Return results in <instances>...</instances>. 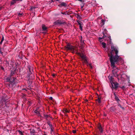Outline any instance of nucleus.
I'll list each match as a JSON object with an SVG mask.
<instances>
[{
	"label": "nucleus",
	"mask_w": 135,
	"mask_h": 135,
	"mask_svg": "<svg viewBox=\"0 0 135 135\" xmlns=\"http://www.w3.org/2000/svg\"><path fill=\"white\" fill-rule=\"evenodd\" d=\"M111 48L112 50L108 54V55L110 57L109 59L112 67L115 68L116 67L115 65L119 64L122 59L121 57L118 56V51L116 48L113 46H112Z\"/></svg>",
	"instance_id": "obj_1"
},
{
	"label": "nucleus",
	"mask_w": 135,
	"mask_h": 135,
	"mask_svg": "<svg viewBox=\"0 0 135 135\" xmlns=\"http://www.w3.org/2000/svg\"><path fill=\"white\" fill-rule=\"evenodd\" d=\"M65 47L67 50H70L73 53H75L76 54L78 52V48L75 46H73L69 44H67Z\"/></svg>",
	"instance_id": "obj_2"
},
{
	"label": "nucleus",
	"mask_w": 135,
	"mask_h": 135,
	"mask_svg": "<svg viewBox=\"0 0 135 135\" xmlns=\"http://www.w3.org/2000/svg\"><path fill=\"white\" fill-rule=\"evenodd\" d=\"M65 47L67 50H70L73 53H75L76 54L78 52V48L75 46H73L69 44H67Z\"/></svg>",
	"instance_id": "obj_3"
},
{
	"label": "nucleus",
	"mask_w": 135,
	"mask_h": 135,
	"mask_svg": "<svg viewBox=\"0 0 135 135\" xmlns=\"http://www.w3.org/2000/svg\"><path fill=\"white\" fill-rule=\"evenodd\" d=\"M76 54L80 57L81 59V60L84 63L86 64L87 63L86 58L85 55L83 53H80L79 52H78Z\"/></svg>",
	"instance_id": "obj_4"
},
{
	"label": "nucleus",
	"mask_w": 135,
	"mask_h": 135,
	"mask_svg": "<svg viewBox=\"0 0 135 135\" xmlns=\"http://www.w3.org/2000/svg\"><path fill=\"white\" fill-rule=\"evenodd\" d=\"M106 39L107 40L108 45H109L111 44V39L110 36L106 37Z\"/></svg>",
	"instance_id": "obj_5"
},
{
	"label": "nucleus",
	"mask_w": 135,
	"mask_h": 135,
	"mask_svg": "<svg viewBox=\"0 0 135 135\" xmlns=\"http://www.w3.org/2000/svg\"><path fill=\"white\" fill-rule=\"evenodd\" d=\"M42 28L43 31L45 32V33H46L47 31V27L44 25H42Z\"/></svg>",
	"instance_id": "obj_6"
},
{
	"label": "nucleus",
	"mask_w": 135,
	"mask_h": 135,
	"mask_svg": "<svg viewBox=\"0 0 135 135\" xmlns=\"http://www.w3.org/2000/svg\"><path fill=\"white\" fill-rule=\"evenodd\" d=\"M15 79L14 78H13V80L12 81H11L10 80L11 78L9 77H8L6 79V80L7 81L9 82L10 83H12L14 82Z\"/></svg>",
	"instance_id": "obj_7"
},
{
	"label": "nucleus",
	"mask_w": 135,
	"mask_h": 135,
	"mask_svg": "<svg viewBox=\"0 0 135 135\" xmlns=\"http://www.w3.org/2000/svg\"><path fill=\"white\" fill-rule=\"evenodd\" d=\"M59 6H66V4L65 3L62 2L61 4H60Z\"/></svg>",
	"instance_id": "obj_8"
},
{
	"label": "nucleus",
	"mask_w": 135,
	"mask_h": 135,
	"mask_svg": "<svg viewBox=\"0 0 135 135\" xmlns=\"http://www.w3.org/2000/svg\"><path fill=\"white\" fill-rule=\"evenodd\" d=\"M113 83V84L114 85V86L113 88H117L118 87V84L117 83Z\"/></svg>",
	"instance_id": "obj_9"
},
{
	"label": "nucleus",
	"mask_w": 135,
	"mask_h": 135,
	"mask_svg": "<svg viewBox=\"0 0 135 135\" xmlns=\"http://www.w3.org/2000/svg\"><path fill=\"white\" fill-rule=\"evenodd\" d=\"M98 128L99 129L100 131L101 132H103V130L102 129V127L101 125H99L98 127Z\"/></svg>",
	"instance_id": "obj_10"
},
{
	"label": "nucleus",
	"mask_w": 135,
	"mask_h": 135,
	"mask_svg": "<svg viewBox=\"0 0 135 135\" xmlns=\"http://www.w3.org/2000/svg\"><path fill=\"white\" fill-rule=\"evenodd\" d=\"M16 0H12L11 2V5H12L16 3Z\"/></svg>",
	"instance_id": "obj_11"
},
{
	"label": "nucleus",
	"mask_w": 135,
	"mask_h": 135,
	"mask_svg": "<svg viewBox=\"0 0 135 135\" xmlns=\"http://www.w3.org/2000/svg\"><path fill=\"white\" fill-rule=\"evenodd\" d=\"M34 112L35 113H36L38 115H39V114H40V113L39 112V111L38 109H37L35 110L34 111Z\"/></svg>",
	"instance_id": "obj_12"
},
{
	"label": "nucleus",
	"mask_w": 135,
	"mask_h": 135,
	"mask_svg": "<svg viewBox=\"0 0 135 135\" xmlns=\"http://www.w3.org/2000/svg\"><path fill=\"white\" fill-rule=\"evenodd\" d=\"M102 47L104 48H105L106 47V44L104 42H103L102 43Z\"/></svg>",
	"instance_id": "obj_13"
},
{
	"label": "nucleus",
	"mask_w": 135,
	"mask_h": 135,
	"mask_svg": "<svg viewBox=\"0 0 135 135\" xmlns=\"http://www.w3.org/2000/svg\"><path fill=\"white\" fill-rule=\"evenodd\" d=\"M103 34L104 35V33H107L108 32L107 29L105 28L103 29Z\"/></svg>",
	"instance_id": "obj_14"
},
{
	"label": "nucleus",
	"mask_w": 135,
	"mask_h": 135,
	"mask_svg": "<svg viewBox=\"0 0 135 135\" xmlns=\"http://www.w3.org/2000/svg\"><path fill=\"white\" fill-rule=\"evenodd\" d=\"M101 23L102 26L105 23V20H102L101 21Z\"/></svg>",
	"instance_id": "obj_15"
},
{
	"label": "nucleus",
	"mask_w": 135,
	"mask_h": 135,
	"mask_svg": "<svg viewBox=\"0 0 135 135\" xmlns=\"http://www.w3.org/2000/svg\"><path fill=\"white\" fill-rule=\"evenodd\" d=\"M99 103H101L100 98L98 97V99L96 100Z\"/></svg>",
	"instance_id": "obj_16"
},
{
	"label": "nucleus",
	"mask_w": 135,
	"mask_h": 135,
	"mask_svg": "<svg viewBox=\"0 0 135 135\" xmlns=\"http://www.w3.org/2000/svg\"><path fill=\"white\" fill-rule=\"evenodd\" d=\"M49 125L50 128H51L52 127V125L51 124V122H48L47 123Z\"/></svg>",
	"instance_id": "obj_17"
},
{
	"label": "nucleus",
	"mask_w": 135,
	"mask_h": 135,
	"mask_svg": "<svg viewBox=\"0 0 135 135\" xmlns=\"http://www.w3.org/2000/svg\"><path fill=\"white\" fill-rule=\"evenodd\" d=\"M63 112H64L68 113L69 112V111L66 109H64Z\"/></svg>",
	"instance_id": "obj_18"
},
{
	"label": "nucleus",
	"mask_w": 135,
	"mask_h": 135,
	"mask_svg": "<svg viewBox=\"0 0 135 135\" xmlns=\"http://www.w3.org/2000/svg\"><path fill=\"white\" fill-rule=\"evenodd\" d=\"M4 40V37L3 36L2 38L1 39V41L0 43V44H1L2 43V42Z\"/></svg>",
	"instance_id": "obj_19"
},
{
	"label": "nucleus",
	"mask_w": 135,
	"mask_h": 135,
	"mask_svg": "<svg viewBox=\"0 0 135 135\" xmlns=\"http://www.w3.org/2000/svg\"><path fill=\"white\" fill-rule=\"evenodd\" d=\"M120 88L122 89L123 90L125 89L126 88L124 86H122L120 87Z\"/></svg>",
	"instance_id": "obj_20"
},
{
	"label": "nucleus",
	"mask_w": 135,
	"mask_h": 135,
	"mask_svg": "<svg viewBox=\"0 0 135 135\" xmlns=\"http://www.w3.org/2000/svg\"><path fill=\"white\" fill-rule=\"evenodd\" d=\"M115 99L117 101H119V99L117 97L115 96Z\"/></svg>",
	"instance_id": "obj_21"
},
{
	"label": "nucleus",
	"mask_w": 135,
	"mask_h": 135,
	"mask_svg": "<svg viewBox=\"0 0 135 135\" xmlns=\"http://www.w3.org/2000/svg\"><path fill=\"white\" fill-rule=\"evenodd\" d=\"M36 8V7L34 6H32L30 8L31 10H33L34 9Z\"/></svg>",
	"instance_id": "obj_22"
},
{
	"label": "nucleus",
	"mask_w": 135,
	"mask_h": 135,
	"mask_svg": "<svg viewBox=\"0 0 135 135\" xmlns=\"http://www.w3.org/2000/svg\"><path fill=\"white\" fill-rule=\"evenodd\" d=\"M79 29L81 30H82V27L81 26V25L79 26Z\"/></svg>",
	"instance_id": "obj_23"
},
{
	"label": "nucleus",
	"mask_w": 135,
	"mask_h": 135,
	"mask_svg": "<svg viewBox=\"0 0 135 135\" xmlns=\"http://www.w3.org/2000/svg\"><path fill=\"white\" fill-rule=\"evenodd\" d=\"M18 132H19V133H20V134L21 135H22V131H18Z\"/></svg>",
	"instance_id": "obj_24"
},
{
	"label": "nucleus",
	"mask_w": 135,
	"mask_h": 135,
	"mask_svg": "<svg viewBox=\"0 0 135 135\" xmlns=\"http://www.w3.org/2000/svg\"><path fill=\"white\" fill-rule=\"evenodd\" d=\"M51 129V132L52 133V132L53 131V130L52 129V126L51 127V128H50Z\"/></svg>",
	"instance_id": "obj_25"
},
{
	"label": "nucleus",
	"mask_w": 135,
	"mask_h": 135,
	"mask_svg": "<svg viewBox=\"0 0 135 135\" xmlns=\"http://www.w3.org/2000/svg\"><path fill=\"white\" fill-rule=\"evenodd\" d=\"M118 106H119V107H120V108H122V109H124V108H123V107H122L121 106V105H120L119 104V105H118Z\"/></svg>",
	"instance_id": "obj_26"
},
{
	"label": "nucleus",
	"mask_w": 135,
	"mask_h": 135,
	"mask_svg": "<svg viewBox=\"0 0 135 135\" xmlns=\"http://www.w3.org/2000/svg\"><path fill=\"white\" fill-rule=\"evenodd\" d=\"M73 133H75L76 132V131L75 130H73Z\"/></svg>",
	"instance_id": "obj_27"
},
{
	"label": "nucleus",
	"mask_w": 135,
	"mask_h": 135,
	"mask_svg": "<svg viewBox=\"0 0 135 135\" xmlns=\"http://www.w3.org/2000/svg\"><path fill=\"white\" fill-rule=\"evenodd\" d=\"M0 53L1 54H2L3 53V52L2 51L1 48H0Z\"/></svg>",
	"instance_id": "obj_28"
},
{
	"label": "nucleus",
	"mask_w": 135,
	"mask_h": 135,
	"mask_svg": "<svg viewBox=\"0 0 135 135\" xmlns=\"http://www.w3.org/2000/svg\"><path fill=\"white\" fill-rule=\"evenodd\" d=\"M22 15V13H19L18 14V15L20 16H21Z\"/></svg>",
	"instance_id": "obj_29"
},
{
	"label": "nucleus",
	"mask_w": 135,
	"mask_h": 135,
	"mask_svg": "<svg viewBox=\"0 0 135 135\" xmlns=\"http://www.w3.org/2000/svg\"><path fill=\"white\" fill-rule=\"evenodd\" d=\"M89 66L91 68H92V66L91 64H89Z\"/></svg>",
	"instance_id": "obj_30"
},
{
	"label": "nucleus",
	"mask_w": 135,
	"mask_h": 135,
	"mask_svg": "<svg viewBox=\"0 0 135 135\" xmlns=\"http://www.w3.org/2000/svg\"><path fill=\"white\" fill-rule=\"evenodd\" d=\"M49 99L52 100L53 98L52 97H50Z\"/></svg>",
	"instance_id": "obj_31"
},
{
	"label": "nucleus",
	"mask_w": 135,
	"mask_h": 135,
	"mask_svg": "<svg viewBox=\"0 0 135 135\" xmlns=\"http://www.w3.org/2000/svg\"><path fill=\"white\" fill-rule=\"evenodd\" d=\"M61 13L62 14H65V15H66V13H65V12H61Z\"/></svg>",
	"instance_id": "obj_32"
},
{
	"label": "nucleus",
	"mask_w": 135,
	"mask_h": 135,
	"mask_svg": "<svg viewBox=\"0 0 135 135\" xmlns=\"http://www.w3.org/2000/svg\"><path fill=\"white\" fill-rule=\"evenodd\" d=\"M78 23L80 26L81 25L80 22H78Z\"/></svg>",
	"instance_id": "obj_33"
},
{
	"label": "nucleus",
	"mask_w": 135,
	"mask_h": 135,
	"mask_svg": "<svg viewBox=\"0 0 135 135\" xmlns=\"http://www.w3.org/2000/svg\"><path fill=\"white\" fill-rule=\"evenodd\" d=\"M103 38H101L100 37L99 38V40H100V41Z\"/></svg>",
	"instance_id": "obj_34"
},
{
	"label": "nucleus",
	"mask_w": 135,
	"mask_h": 135,
	"mask_svg": "<svg viewBox=\"0 0 135 135\" xmlns=\"http://www.w3.org/2000/svg\"><path fill=\"white\" fill-rule=\"evenodd\" d=\"M14 74V73H13V72H12L11 73V75H12L13 74Z\"/></svg>",
	"instance_id": "obj_35"
},
{
	"label": "nucleus",
	"mask_w": 135,
	"mask_h": 135,
	"mask_svg": "<svg viewBox=\"0 0 135 135\" xmlns=\"http://www.w3.org/2000/svg\"><path fill=\"white\" fill-rule=\"evenodd\" d=\"M45 116L46 117H48V115H46Z\"/></svg>",
	"instance_id": "obj_36"
},
{
	"label": "nucleus",
	"mask_w": 135,
	"mask_h": 135,
	"mask_svg": "<svg viewBox=\"0 0 135 135\" xmlns=\"http://www.w3.org/2000/svg\"><path fill=\"white\" fill-rule=\"evenodd\" d=\"M29 70L30 71H31V70H30V68H29Z\"/></svg>",
	"instance_id": "obj_37"
},
{
	"label": "nucleus",
	"mask_w": 135,
	"mask_h": 135,
	"mask_svg": "<svg viewBox=\"0 0 135 135\" xmlns=\"http://www.w3.org/2000/svg\"><path fill=\"white\" fill-rule=\"evenodd\" d=\"M43 135H47L46 134H43Z\"/></svg>",
	"instance_id": "obj_38"
},
{
	"label": "nucleus",
	"mask_w": 135,
	"mask_h": 135,
	"mask_svg": "<svg viewBox=\"0 0 135 135\" xmlns=\"http://www.w3.org/2000/svg\"><path fill=\"white\" fill-rule=\"evenodd\" d=\"M56 1H59V0H56Z\"/></svg>",
	"instance_id": "obj_39"
},
{
	"label": "nucleus",
	"mask_w": 135,
	"mask_h": 135,
	"mask_svg": "<svg viewBox=\"0 0 135 135\" xmlns=\"http://www.w3.org/2000/svg\"><path fill=\"white\" fill-rule=\"evenodd\" d=\"M23 90H26H26H25V89H23Z\"/></svg>",
	"instance_id": "obj_40"
},
{
	"label": "nucleus",
	"mask_w": 135,
	"mask_h": 135,
	"mask_svg": "<svg viewBox=\"0 0 135 135\" xmlns=\"http://www.w3.org/2000/svg\"><path fill=\"white\" fill-rule=\"evenodd\" d=\"M53 76H55V75H53Z\"/></svg>",
	"instance_id": "obj_41"
}]
</instances>
